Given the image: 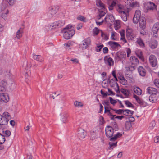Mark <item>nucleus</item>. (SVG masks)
<instances>
[{"label": "nucleus", "mask_w": 159, "mask_h": 159, "mask_svg": "<svg viewBox=\"0 0 159 159\" xmlns=\"http://www.w3.org/2000/svg\"><path fill=\"white\" fill-rule=\"evenodd\" d=\"M72 26L68 25L62 30V32L64 33L63 37L65 39H69L75 34V30L72 29Z\"/></svg>", "instance_id": "f257e3e1"}, {"label": "nucleus", "mask_w": 159, "mask_h": 159, "mask_svg": "<svg viewBox=\"0 0 159 159\" xmlns=\"http://www.w3.org/2000/svg\"><path fill=\"white\" fill-rule=\"evenodd\" d=\"M122 134L120 132H117L116 134L114 135V137L109 139L110 142L108 143L109 146L108 149L110 150L113 149L114 148L117 146V139L121 137Z\"/></svg>", "instance_id": "f03ea898"}, {"label": "nucleus", "mask_w": 159, "mask_h": 159, "mask_svg": "<svg viewBox=\"0 0 159 159\" xmlns=\"http://www.w3.org/2000/svg\"><path fill=\"white\" fill-rule=\"evenodd\" d=\"M65 23V21L64 20L58 21L55 22L52 25L46 26L45 28L47 29L48 28L50 29L51 27L52 29L60 28L63 26L64 25Z\"/></svg>", "instance_id": "7ed1b4c3"}, {"label": "nucleus", "mask_w": 159, "mask_h": 159, "mask_svg": "<svg viewBox=\"0 0 159 159\" xmlns=\"http://www.w3.org/2000/svg\"><path fill=\"white\" fill-rule=\"evenodd\" d=\"M91 39L88 38L85 39L82 42V43L80 44V47L82 50L86 49L91 44Z\"/></svg>", "instance_id": "20e7f679"}, {"label": "nucleus", "mask_w": 159, "mask_h": 159, "mask_svg": "<svg viewBox=\"0 0 159 159\" xmlns=\"http://www.w3.org/2000/svg\"><path fill=\"white\" fill-rule=\"evenodd\" d=\"M59 9L57 6L52 7L50 8L47 15L49 18L52 17L57 13Z\"/></svg>", "instance_id": "39448f33"}, {"label": "nucleus", "mask_w": 159, "mask_h": 159, "mask_svg": "<svg viewBox=\"0 0 159 159\" xmlns=\"http://www.w3.org/2000/svg\"><path fill=\"white\" fill-rule=\"evenodd\" d=\"M105 134L106 136L110 138L113 137L114 133V129L110 126H107L105 129Z\"/></svg>", "instance_id": "423d86ee"}, {"label": "nucleus", "mask_w": 159, "mask_h": 159, "mask_svg": "<svg viewBox=\"0 0 159 159\" xmlns=\"http://www.w3.org/2000/svg\"><path fill=\"white\" fill-rule=\"evenodd\" d=\"M116 56L115 57V59L116 60L118 61L125 59L126 53L125 52H118L116 53Z\"/></svg>", "instance_id": "0eeeda50"}, {"label": "nucleus", "mask_w": 159, "mask_h": 159, "mask_svg": "<svg viewBox=\"0 0 159 159\" xmlns=\"http://www.w3.org/2000/svg\"><path fill=\"white\" fill-rule=\"evenodd\" d=\"M141 17V11L140 10H136L133 20L134 23L135 24H137Z\"/></svg>", "instance_id": "6e6552de"}, {"label": "nucleus", "mask_w": 159, "mask_h": 159, "mask_svg": "<svg viewBox=\"0 0 159 159\" xmlns=\"http://www.w3.org/2000/svg\"><path fill=\"white\" fill-rule=\"evenodd\" d=\"M149 62L152 67H155L157 63V58L155 55H151L149 57Z\"/></svg>", "instance_id": "1a4fd4ad"}, {"label": "nucleus", "mask_w": 159, "mask_h": 159, "mask_svg": "<svg viewBox=\"0 0 159 159\" xmlns=\"http://www.w3.org/2000/svg\"><path fill=\"white\" fill-rule=\"evenodd\" d=\"M0 99L5 103H7L9 101V98L7 93H0Z\"/></svg>", "instance_id": "9d476101"}, {"label": "nucleus", "mask_w": 159, "mask_h": 159, "mask_svg": "<svg viewBox=\"0 0 159 159\" xmlns=\"http://www.w3.org/2000/svg\"><path fill=\"white\" fill-rule=\"evenodd\" d=\"M86 131L82 129H79L78 131V136L80 139H84L86 136Z\"/></svg>", "instance_id": "9b49d317"}, {"label": "nucleus", "mask_w": 159, "mask_h": 159, "mask_svg": "<svg viewBox=\"0 0 159 159\" xmlns=\"http://www.w3.org/2000/svg\"><path fill=\"white\" fill-rule=\"evenodd\" d=\"M139 21L140 27L142 29H144L146 25V21L145 17L143 16H141Z\"/></svg>", "instance_id": "f8f14e48"}, {"label": "nucleus", "mask_w": 159, "mask_h": 159, "mask_svg": "<svg viewBox=\"0 0 159 159\" xmlns=\"http://www.w3.org/2000/svg\"><path fill=\"white\" fill-rule=\"evenodd\" d=\"M104 60L105 63L110 66H112L114 64L113 60L111 57L108 58L107 56H105Z\"/></svg>", "instance_id": "ddd939ff"}, {"label": "nucleus", "mask_w": 159, "mask_h": 159, "mask_svg": "<svg viewBox=\"0 0 159 159\" xmlns=\"http://www.w3.org/2000/svg\"><path fill=\"white\" fill-rule=\"evenodd\" d=\"M108 44L111 47L112 49L113 50H115L118 48V47H121V45L118 43L113 41L109 42Z\"/></svg>", "instance_id": "4468645a"}, {"label": "nucleus", "mask_w": 159, "mask_h": 159, "mask_svg": "<svg viewBox=\"0 0 159 159\" xmlns=\"http://www.w3.org/2000/svg\"><path fill=\"white\" fill-rule=\"evenodd\" d=\"M130 61L131 64L134 65V66L137 65L139 63V61L137 58L134 56H131L130 58Z\"/></svg>", "instance_id": "2eb2a0df"}, {"label": "nucleus", "mask_w": 159, "mask_h": 159, "mask_svg": "<svg viewBox=\"0 0 159 159\" xmlns=\"http://www.w3.org/2000/svg\"><path fill=\"white\" fill-rule=\"evenodd\" d=\"M138 73L139 75L143 77L144 76L146 75V71L145 69L141 66H139L138 68Z\"/></svg>", "instance_id": "dca6fc26"}, {"label": "nucleus", "mask_w": 159, "mask_h": 159, "mask_svg": "<svg viewBox=\"0 0 159 159\" xmlns=\"http://www.w3.org/2000/svg\"><path fill=\"white\" fill-rule=\"evenodd\" d=\"M147 92L151 95H155L157 93V91L156 89L150 87L147 88Z\"/></svg>", "instance_id": "f3484780"}, {"label": "nucleus", "mask_w": 159, "mask_h": 159, "mask_svg": "<svg viewBox=\"0 0 159 159\" xmlns=\"http://www.w3.org/2000/svg\"><path fill=\"white\" fill-rule=\"evenodd\" d=\"M106 12V10L105 9V8L102 9V10H99V14L97 16V19L98 20L101 19L102 17L105 16Z\"/></svg>", "instance_id": "a211bd4d"}, {"label": "nucleus", "mask_w": 159, "mask_h": 159, "mask_svg": "<svg viewBox=\"0 0 159 159\" xmlns=\"http://www.w3.org/2000/svg\"><path fill=\"white\" fill-rule=\"evenodd\" d=\"M157 43L155 40H152L149 43V46L152 49L156 48L157 46Z\"/></svg>", "instance_id": "6ab92c4d"}, {"label": "nucleus", "mask_w": 159, "mask_h": 159, "mask_svg": "<svg viewBox=\"0 0 159 159\" xmlns=\"http://www.w3.org/2000/svg\"><path fill=\"white\" fill-rule=\"evenodd\" d=\"M159 29V23H155L152 28V31L153 34H157Z\"/></svg>", "instance_id": "aec40b11"}, {"label": "nucleus", "mask_w": 159, "mask_h": 159, "mask_svg": "<svg viewBox=\"0 0 159 159\" xmlns=\"http://www.w3.org/2000/svg\"><path fill=\"white\" fill-rule=\"evenodd\" d=\"M147 10H153L156 7L155 4L151 2H148L147 3Z\"/></svg>", "instance_id": "412c9836"}, {"label": "nucleus", "mask_w": 159, "mask_h": 159, "mask_svg": "<svg viewBox=\"0 0 159 159\" xmlns=\"http://www.w3.org/2000/svg\"><path fill=\"white\" fill-rule=\"evenodd\" d=\"M33 57L34 60L40 62H43L44 61L43 58L40 55H36L35 54H33Z\"/></svg>", "instance_id": "4be33fe9"}, {"label": "nucleus", "mask_w": 159, "mask_h": 159, "mask_svg": "<svg viewBox=\"0 0 159 159\" xmlns=\"http://www.w3.org/2000/svg\"><path fill=\"white\" fill-rule=\"evenodd\" d=\"M133 89L134 92L137 95H140L142 94V91L139 87L134 86Z\"/></svg>", "instance_id": "5701e85b"}, {"label": "nucleus", "mask_w": 159, "mask_h": 159, "mask_svg": "<svg viewBox=\"0 0 159 159\" xmlns=\"http://www.w3.org/2000/svg\"><path fill=\"white\" fill-rule=\"evenodd\" d=\"M123 114L126 116H132L134 113V112L133 111L128 109L124 110L123 109Z\"/></svg>", "instance_id": "b1692460"}, {"label": "nucleus", "mask_w": 159, "mask_h": 159, "mask_svg": "<svg viewBox=\"0 0 159 159\" xmlns=\"http://www.w3.org/2000/svg\"><path fill=\"white\" fill-rule=\"evenodd\" d=\"M7 123V120H5L3 116L0 115V124L5 125Z\"/></svg>", "instance_id": "393cba45"}, {"label": "nucleus", "mask_w": 159, "mask_h": 159, "mask_svg": "<svg viewBox=\"0 0 159 159\" xmlns=\"http://www.w3.org/2000/svg\"><path fill=\"white\" fill-rule=\"evenodd\" d=\"M124 7V6L121 4H118L116 5V9L119 13H122L124 11H123Z\"/></svg>", "instance_id": "a878e982"}, {"label": "nucleus", "mask_w": 159, "mask_h": 159, "mask_svg": "<svg viewBox=\"0 0 159 159\" xmlns=\"http://www.w3.org/2000/svg\"><path fill=\"white\" fill-rule=\"evenodd\" d=\"M125 4L128 7H132L134 5L133 0H125Z\"/></svg>", "instance_id": "bb28decb"}, {"label": "nucleus", "mask_w": 159, "mask_h": 159, "mask_svg": "<svg viewBox=\"0 0 159 159\" xmlns=\"http://www.w3.org/2000/svg\"><path fill=\"white\" fill-rule=\"evenodd\" d=\"M90 139L92 140H94L98 138L97 133L93 131H91L90 132Z\"/></svg>", "instance_id": "cd10ccee"}, {"label": "nucleus", "mask_w": 159, "mask_h": 159, "mask_svg": "<svg viewBox=\"0 0 159 159\" xmlns=\"http://www.w3.org/2000/svg\"><path fill=\"white\" fill-rule=\"evenodd\" d=\"M120 34L121 35L120 40L123 42L124 43H126L127 41L126 40L125 37V30H122L120 32Z\"/></svg>", "instance_id": "c85d7f7f"}, {"label": "nucleus", "mask_w": 159, "mask_h": 159, "mask_svg": "<svg viewBox=\"0 0 159 159\" xmlns=\"http://www.w3.org/2000/svg\"><path fill=\"white\" fill-rule=\"evenodd\" d=\"M120 91L126 97H128L130 94V91L128 89H121Z\"/></svg>", "instance_id": "c756f323"}, {"label": "nucleus", "mask_w": 159, "mask_h": 159, "mask_svg": "<svg viewBox=\"0 0 159 159\" xmlns=\"http://www.w3.org/2000/svg\"><path fill=\"white\" fill-rule=\"evenodd\" d=\"M96 3L97 6L103 9L104 8V4L102 3L101 0H96Z\"/></svg>", "instance_id": "7c9ffc66"}, {"label": "nucleus", "mask_w": 159, "mask_h": 159, "mask_svg": "<svg viewBox=\"0 0 159 159\" xmlns=\"http://www.w3.org/2000/svg\"><path fill=\"white\" fill-rule=\"evenodd\" d=\"M120 80V82L123 85L127 84V81L123 76H120L119 78Z\"/></svg>", "instance_id": "2f4dec72"}, {"label": "nucleus", "mask_w": 159, "mask_h": 159, "mask_svg": "<svg viewBox=\"0 0 159 159\" xmlns=\"http://www.w3.org/2000/svg\"><path fill=\"white\" fill-rule=\"evenodd\" d=\"M5 120H7V121L11 118L10 114L8 112H5L3 113V116Z\"/></svg>", "instance_id": "473e14b6"}, {"label": "nucleus", "mask_w": 159, "mask_h": 159, "mask_svg": "<svg viewBox=\"0 0 159 159\" xmlns=\"http://www.w3.org/2000/svg\"><path fill=\"white\" fill-rule=\"evenodd\" d=\"M138 44L141 47H144L145 45L142 39L140 38L138 39L137 41Z\"/></svg>", "instance_id": "72a5a7b5"}, {"label": "nucleus", "mask_w": 159, "mask_h": 159, "mask_svg": "<svg viewBox=\"0 0 159 159\" xmlns=\"http://www.w3.org/2000/svg\"><path fill=\"white\" fill-rule=\"evenodd\" d=\"M21 29V28H20L16 33V37L17 38L19 39L22 36V33L23 32L22 29L21 30H20Z\"/></svg>", "instance_id": "f704fd0d"}, {"label": "nucleus", "mask_w": 159, "mask_h": 159, "mask_svg": "<svg viewBox=\"0 0 159 159\" xmlns=\"http://www.w3.org/2000/svg\"><path fill=\"white\" fill-rule=\"evenodd\" d=\"M122 13L121 18L122 20L124 21H126L127 20V15L125 11H123Z\"/></svg>", "instance_id": "c9c22d12"}, {"label": "nucleus", "mask_w": 159, "mask_h": 159, "mask_svg": "<svg viewBox=\"0 0 159 159\" xmlns=\"http://www.w3.org/2000/svg\"><path fill=\"white\" fill-rule=\"evenodd\" d=\"M125 125V128L127 130H129L132 127L131 122L128 120L126 121Z\"/></svg>", "instance_id": "e433bc0d"}, {"label": "nucleus", "mask_w": 159, "mask_h": 159, "mask_svg": "<svg viewBox=\"0 0 159 159\" xmlns=\"http://www.w3.org/2000/svg\"><path fill=\"white\" fill-rule=\"evenodd\" d=\"M5 136L0 133V144H3L5 141Z\"/></svg>", "instance_id": "4c0bfd02"}, {"label": "nucleus", "mask_w": 159, "mask_h": 159, "mask_svg": "<svg viewBox=\"0 0 159 159\" xmlns=\"http://www.w3.org/2000/svg\"><path fill=\"white\" fill-rule=\"evenodd\" d=\"M125 104L128 107L134 108V106L128 100L125 101Z\"/></svg>", "instance_id": "58836bf2"}, {"label": "nucleus", "mask_w": 159, "mask_h": 159, "mask_svg": "<svg viewBox=\"0 0 159 159\" xmlns=\"http://www.w3.org/2000/svg\"><path fill=\"white\" fill-rule=\"evenodd\" d=\"M154 95H151L149 97V99L151 102H155L156 101V98L153 96Z\"/></svg>", "instance_id": "ea45409f"}, {"label": "nucleus", "mask_w": 159, "mask_h": 159, "mask_svg": "<svg viewBox=\"0 0 159 159\" xmlns=\"http://www.w3.org/2000/svg\"><path fill=\"white\" fill-rule=\"evenodd\" d=\"M135 66H130L125 67V69L127 71H132L135 69Z\"/></svg>", "instance_id": "a19ab883"}, {"label": "nucleus", "mask_w": 159, "mask_h": 159, "mask_svg": "<svg viewBox=\"0 0 159 159\" xmlns=\"http://www.w3.org/2000/svg\"><path fill=\"white\" fill-rule=\"evenodd\" d=\"M101 37L105 40H107L108 39V37L107 35L101 31Z\"/></svg>", "instance_id": "79ce46f5"}, {"label": "nucleus", "mask_w": 159, "mask_h": 159, "mask_svg": "<svg viewBox=\"0 0 159 159\" xmlns=\"http://www.w3.org/2000/svg\"><path fill=\"white\" fill-rule=\"evenodd\" d=\"M62 120H61L62 122L64 123H66L67 121V119L68 117L67 115L65 114L63 115V116H62Z\"/></svg>", "instance_id": "37998d69"}, {"label": "nucleus", "mask_w": 159, "mask_h": 159, "mask_svg": "<svg viewBox=\"0 0 159 159\" xmlns=\"http://www.w3.org/2000/svg\"><path fill=\"white\" fill-rule=\"evenodd\" d=\"M104 46L103 44L100 45H97L95 48L96 51L97 52H99L101 51V49Z\"/></svg>", "instance_id": "c03bdc74"}, {"label": "nucleus", "mask_w": 159, "mask_h": 159, "mask_svg": "<svg viewBox=\"0 0 159 159\" xmlns=\"http://www.w3.org/2000/svg\"><path fill=\"white\" fill-rule=\"evenodd\" d=\"M3 133L5 134L4 136L5 137H9L11 134V132L8 130H6L5 131V132L4 131H3Z\"/></svg>", "instance_id": "a18cd8bd"}, {"label": "nucleus", "mask_w": 159, "mask_h": 159, "mask_svg": "<svg viewBox=\"0 0 159 159\" xmlns=\"http://www.w3.org/2000/svg\"><path fill=\"white\" fill-rule=\"evenodd\" d=\"M93 34L94 35H98V33H99V30H98L97 28L95 27L93 30Z\"/></svg>", "instance_id": "49530a36"}, {"label": "nucleus", "mask_w": 159, "mask_h": 159, "mask_svg": "<svg viewBox=\"0 0 159 159\" xmlns=\"http://www.w3.org/2000/svg\"><path fill=\"white\" fill-rule=\"evenodd\" d=\"M126 37L129 40L132 39L133 38L131 34V33L128 31L126 32Z\"/></svg>", "instance_id": "de8ad7c7"}, {"label": "nucleus", "mask_w": 159, "mask_h": 159, "mask_svg": "<svg viewBox=\"0 0 159 159\" xmlns=\"http://www.w3.org/2000/svg\"><path fill=\"white\" fill-rule=\"evenodd\" d=\"M74 104L75 106L76 107L80 106L82 107L83 106V103L81 102H79L77 101H75L74 102Z\"/></svg>", "instance_id": "09e8293b"}, {"label": "nucleus", "mask_w": 159, "mask_h": 159, "mask_svg": "<svg viewBox=\"0 0 159 159\" xmlns=\"http://www.w3.org/2000/svg\"><path fill=\"white\" fill-rule=\"evenodd\" d=\"M153 82L155 85L159 88V79H154Z\"/></svg>", "instance_id": "8fccbe9b"}, {"label": "nucleus", "mask_w": 159, "mask_h": 159, "mask_svg": "<svg viewBox=\"0 0 159 159\" xmlns=\"http://www.w3.org/2000/svg\"><path fill=\"white\" fill-rule=\"evenodd\" d=\"M70 44L69 42H68L67 43H66L64 44L65 48L67 50H69L71 49V48Z\"/></svg>", "instance_id": "3c124183"}, {"label": "nucleus", "mask_w": 159, "mask_h": 159, "mask_svg": "<svg viewBox=\"0 0 159 159\" xmlns=\"http://www.w3.org/2000/svg\"><path fill=\"white\" fill-rule=\"evenodd\" d=\"M77 19L81 21H83L84 22L85 21L86 18L85 17L82 16H79L77 17Z\"/></svg>", "instance_id": "603ef678"}, {"label": "nucleus", "mask_w": 159, "mask_h": 159, "mask_svg": "<svg viewBox=\"0 0 159 159\" xmlns=\"http://www.w3.org/2000/svg\"><path fill=\"white\" fill-rule=\"evenodd\" d=\"M142 52L141 51H140V53H136V54L137 56L142 61L144 60V58L143 56H142Z\"/></svg>", "instance_id": "864d4df0"}, {"label": "nucleus", "mask_w": 159, "mask_h": 159, "mask_svg": "<svg viewBox=\"0 0 159 159\" xmlns=\"http://www.w3.org/2000/svg\"><path fill=\"white\" fill-rule=\"evenodd\" d=\"M109 98L110 102L111 104L114 105L117 103V101L113 99L111 97H110Z\"/></svg>", "instance_id": "5fc2aeb1"}, {"label": "nucleus", "mask_w": 159, "mask_h": 159, "mask_svg": "<svg viewBox=\"0 0 159 159\" xmlns=\"http://www.w3.org/2000/svg\"><path fill=\"white\" fill-rule=\"evenodd\" d=\"M113 110L115 111L116 113L119 114L120 115L122 113H123V109H113Z\"/></svg>", "instance_id": "6e6d98bb"}, {"label": "nucleus", "mask_w": 159, "mask_h": 159, "mask_svg": "<svg viewBox=\"0 0 159 159\" xmlns=\"http://www.w3.org/2000/svg\"><path fill=\"white\" fill-rule=\"evenodd\" d=\"M115 33H116L114 31L112 32L111 36V39L115 40H116V38H114Z\"/></svg>", "instance_id": "4d7b16f0"}, {"label": "nucleus", "mask_w": 159, "mask_h": 159, "mask_svg": "<svg viewBox=\"0 0 159 159\" xmlns=\"http://www.w3.org/2000/svg\"><path fill=\"white\" fill-rule=\"evenodd\" d=\"M129 116L130 117L129 118L126 117V119H128V120L130 121L131 122H133L135 120V119L134 117H132V116Z\"/></svg>", "instance_id": "13d9d810"}, {"label": "nucleus", "mask_w": 159, "mask_h": 159, "mask_svg": "<svg viewBox=\"0 0 159 159\" xmlns=\"http://www.w3.org/2000/svg\"><path fill=\"white\" fill-rule=\"evenodd\" d=\"M9 11L8 10H7V12L5 13H2L1 16L4 19H5L7 17V14H8Z\"/></svg>", "instance_id": "bf43d9fd"}, {"label": "nucleus", "mask_w": 159, "mask_h": 159, "mask_svg": "<svg viewBox=\"0 0 159 159\" xmlns=\"http://www.w3.org/2000/svg\"><path fill=\"white\" fill-rule=\"evenodd\" d=\"M2 84L3 85V86H4L5 87L7 85V81L5 80H3L2 81Z\"/></svg>", "instance_id": "052dcab7"}, {"label": "nucleus", "mask_w": 159, "mask_h": 159, "mask_svg": "<svg viewBox=\"0 0 159 159\" xmlns=\"http://www.w3.org/2000/svg\"><path fill=\"white\" fill-rule=\"evenodd\" d=\"M108 92L109 93V94H108V95H115V93L113 92L112 90L108 88Z\"/></svg>", "instance_id": "680f3d73"}, {"label": "nucleus", "mask_w": 159, "mask_h": 159, "mask_svg": "<svg viewBox=\"0 0 159 159\" xmlns=\"http://www.w3.org/2000/svg\"><path fill=\"white\" fill-rule=\"evenodd\" d=\"M103 53L104 54H106L108 53V48L107 47H105L103 48Z\"/></svg>", "instance_id": "e2e57ef3"}, {"label": "nucleus", "mask_w": 159, "mask_h": 159, "mask_svg": "<svg viewBox=\"0 0 159 159\" xmlns=\"http://www.w3.org/2000/svg\"><path fill=\"white\" fill-rule=\"evenodd\" d=\"M5 87L4 86L0 85V92H5Z\"/></svg>", "instance_id": "0e129e2a"}, {"label": "nucleus", "mask_w": 159, "mask_h": 159, "mask_svg": "<svg viewBox=\"0 0 159 159\" xmlns=\"http://www.w3.org/2000/svg\"><path fill=\"white\" fill-rule=\"evenodd\" d=\"M131 53V50L129 48H128L127 49V56L128 57H129V55Z\"/></svg>", "instance_id": "69168bd1"}, {"label": "nucleus", "mask_w": 159, "mask_h": 159, "mask_svg": "<svg viewBox=\"0 0 159 159\" xmlns=\"http://www.w3.org/2000/svg\"><path fill=\"white\" fill-rule=\"evenodd\" d=\"M25 77L26 78H28V77L29 76V74H30V71L27 72V70H25Z\"/></svg>", "instance_id": "338daca9"}, {"label": "nucleus", "mask_w": 159, "mask_h": 159, "mask_svg": "<svg viewBox=\"0 0 159 159\" xmlns=\"http://www.w3.org/2000/svg\"><path fill=\"white\" fill-rule=\"evenodd\" d=\"M154 142L155 143H157L159 142V137L156 136L154 138Z\"/></svg>", "instance_id": "774afa93"}]
</instances>
